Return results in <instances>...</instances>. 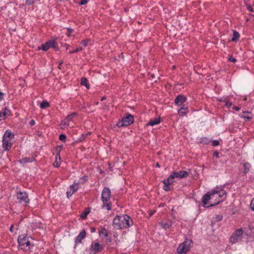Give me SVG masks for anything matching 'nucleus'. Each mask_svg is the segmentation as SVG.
<instances>
[{
    "label": "nucleus",
    "instance_id": "f257e3e1",
    "mask_svg": "<svg viewBox=\"0 0 254 254\" xmlns=\"http://www.w3.org/2000/svg\"><path fill=\"white\" fill-rule=\"evenodd\" d=\"M226 196V192L224 190H212L203 195L202 202L205 207L215 206L222 201Z\"/></svg>",
    "mask_w": 254,
    "mask_h": 254
},
{
    "label": "nucleus",
    "instance_id": "f03ea898",
    "mask_svg": "<svg viewBox=\"0 0 254 254\" xmlns=\"http://www.w3.org/2000/svg\"><path fill=\"white\" fill-rule=\"evenodd\" d=\"M112 225L115 229H124L132 225V222L127 215H117L113 219Z\"/></svg>",
    "mask_w": 254,
    "mask_h": 254
},
{
    "label": "nucleus",
    "instance_id": "7ed1b4c3",
    "mask_svg": "<svg viewBox=\"0 0 254 254\" xmlns=\"http://www.w3.org/2000/svg\"><path fill=\"white\" fill-rule=\"evenodd\" d=\"M189 176V173L185 171H180L179 172H173L167 179L163 181L164 184L163 189L166 191L171 190L170 186L173 185L175 178H186Z\"/></svg>",
    "mask_w": 254,
    "mask_h": 254
},
{
    "label": "nucleus",
    "instance_id": "20e7f679",
    "mask_svg": "<svg viewBox=\"0 0 254 254\" xmlns=\"http://www.w3.org/2000/svg\"><path fill=\"white\" fill-rule=\"evenodd\" d=\"M111 191L109 188L107 187L104 188L102 193V200L103 203L102 207H106L107 210L111 209V203L110 202L111 198Z\"/></svg>",
    "mask_w": 254,
    "mask_h": 254
},
{
    "label": "nucleus",
    "instance_id": "39448f33",
    "mask_svg": "<svg viewBox=\"0 0 254 254\" xmlns=\"http://www.w3.org/2000/svg\"><path fill=\"white\" fill-rule=\"evenodd\" d=\"M19 248L24 251H29L32 245L30 243V238L24 236H19L18 239Z\"/></svg>",
    "mask_w": 254,
    "mask_h": 254
},
{
    "label": "nucleus",
    "instance_id": "423d86ee",
    "mask_svg": "<svg viewBox=\"0 0 254 254\" xmlns=\"http://www.w3.org/2000/svg\"><path fill=\"white\" fill-rule=\"evenodd\" d=\"M192 241L191 240L186 239L185 241L180 244L178 249L177 252L179 254H186L190 248Z\"/></svg>",
    "mask_w": 254,
    "mask_h": 254
},
{
    "label": "nucleus",
    "instance_id": "0eeeda50",
    "mask_svg": "<svg viewBox=\"0 0 254 254\" xmlns=\"http://www.w3.org/2000/svg\"><path fill=\"white\" fill-rule=\"evenodd\" d=\"M133 116L128 113L126 114V116L124 117L121 121H119L117 124V126L119 127L128 126L133 123Z\"/></svg>",
    "mask_w": 254,
    "mask_h": 254
},
{
    "label": "nucleus",
    "instance_id": "6e6552de",
    "mask_svg": "<svg viewBox=\"0 0 254 254\" xmlns=\"http://www.w3.org/2000/svg\"><path fill=\"white\" fill-rule=\"evenodd\" d=\"M243 231L242 229L236 230L232 235L229 239V242L234 244L240 241L243 236Z\"/></svg>",
    "mask_w": 254,
    "mask_h": 254
},
{
    "label": "nucleus",
    "instance_id": "1a4fd4ad",
    "mask_svg": "<svg viewBox=\"0 0 254 254\" xmlns=\"http://www.w3.org/2000/svg\"><path fill=\"white\" fill-rule=\"evenodd\" d=\"M17 199L18 202L26 205L29 202V199L28 198V195L25 192H19L17 193Z\"/></svg>",
    "mask_w": 254,
    "mask_h": 254
},
{
    "label": "nucleus",
    "instance_id": "9d476101",
    "mask_svg": "<svg viewBox=\"0 0 254 254\" xmlns=\"http://www.w3.org/2000/svg\"><path fill=\"white\" fill-rule=\"evenodd\" d=\"M90 250L94 254H96L103 250V246L98 242H93L91 244Z\"/></svg>",
    "mask_w": 254,
    "mask_h": 254
},
{
    "label": "nucleus",
    "instance_id": "9b49d317",
    "mask_svg": "<svg viewBox=\"0 0 254 254\" xmlns=\"http://www.w3.org/2000/svg\"><path fill=\"white\" fill-rule=\"evenodd\" d=\"M76 113L75 112H74L69 115H68L66 117V118L63 121H62V123L61 124V128H63L64 127V126H69L70 125V122L73 119V118L75 117L76 116Z\"/></svg>",
    "mask_w": 254,
    "mask_h": 254
},
{
    "label": "nucleus",
    "instance_id": "f8f14e48",
    "mask_svg": "<svg viewBox=\"0 0 254 254\" xmlns=\"http://www.w3.org/2000/svg\"><path fill=\"white\" fill-rule=\"evenodd\" d=\"M173 222L170 220H164L159 222V224L164 229L170 228L172 225Z\"/></svg>",
    "mask_w": 254,
    "mask_h": 254
},
{
    "label": "nucleus",
    "instance_id": "ddd939ff",
    "mask_svg": "<svg viewBox=\"0 0 254 254\" xmlns=\"http://www.w3.org/2000/svg\"><path fill=\"white\" fill-rule=\"evenodd\" d=\"M78 183H74L70 186V190L66 192V195L68 198L70 197L78 189Z\"/></svg>",
    "mask_w": 254,
    "mask_h": 254
},
{
    "label": "nucleus",
    "instance_id": "4468645a",
    "mask_svg": "<svg viewBox=\"0 0 254 254\" xmlns=\"http://www.w3.org/2000/svg\"><path fill=\"white\" fill-rule=\"evenodd\" d=\"M11 115V112L6 107L0 112V119L4 120Z\"/></svg>",
    "mask_w": 254,
    "mask_h": 254
},
{
    "label": "nucleus",
    "instance_id": "2eb2a0df",
    "mask_svg": "<svg viewBox=\"0 0 254 254\" xmlns=\"http://www.w3.org/2000/svg\"><path fill=\"white\" fill-rule=\"evenodd\" d=\"M10 139L4 138L3 137L2 140V147L5 150H9L11 146V144L10 142Z\"/></svg>",
    "mask_w": 254,
    "mask_h": 254
},
{
    "label": "nucleus",
    "instance_id": "dca6fc26",
    "mask_svg": "<svg viewBox=\"0 0 254 254\" xmlns=\"http://www.w3.org/2000/svg\"><path fill=\"white\" fill-rule=\"evenodd\" d=\"M186 97L182 95H178L175 100V103L178 105H181L186 101Z\"/></svg>",
    "mask_w": 254,
    "mask_h": 254
},
{
    "label": "nucleus",
    "instance_id": "f3484780",
    "mask_svg": "<svg viewBox=\"0 0 254 254\" xmlns=\"http://www.w3.org/2000/svg\"><path fill=\"white\" fill-rule=\"evenodd\" d=\"M86 237V231L84 229L82 230L76 237L75 242V243H81V241Z\"/></svg>",
    "mask_w": 254,
    "mask_h": 254
},
{
    "label": "nucleus",
    "instance_id": "a211bd4d",
    "mask_svg": "<svg viewBox=\"0 0 254 254\" xmlns=\"http://www.w3.org/2000/svg\"><path fill=\"white\" fill-rule=\"evenodd\" d=\"M160 123V118H155L153 120H150L149 122L146 124V126H153L154 125H157Z\"/></svg>",
    "mask_w": 254,
    "mask_h": 254
},
{
    "label": "nucleus",
    "instance_id": "6ab92c4d",
    "mask_svg": "<svg viewBox=\"0 0 254 254\" xmlns=\"http://www.w3.org/2000/svg\"><path fill=\"white\" fill-rule=\"evenodd\" d=\"M252 114L250 112H244L243 114L241 115L242 118L247 119V121H250L252 119Z\"/></svg>",
    "mask_w": 254,
    "mask_h": 254
},
{
    "label": "nucleus",
    "instance_id": "aec40b11",
    "mask_svg": "<svg viewBox=\"0 0 254 254\" xmlns=\"http://www.w3.org/2000/svg\"><path fill=\"white\" fill-rule=\"evenodd\" d=\"M34 160L33 157H28V158H24L19 160V162L20 163H26L29 162H32Z\"/></svg>",
    "mask_w": 254,
    "mask_h": 254
},
{
    "label": "nucleus",
    "instance_id": "412c9836",
    "mask_svg": "<svg viewBox=\"0 0 254 254\" xmlns=\"http://www.w3.org/2000/svg\"><path fill=\"white\" fill-rule=\"evenodd\" d=\"M189 109L188 107L186 108H181L178 110V114L180 116H184L186 114L187 112H188Z\"/></svg>",
    "mask_w": 254,
    "mask_h": 254
},
{
    "label": "nucleus",
    "instance_id": "4be33fe9",
    "mask_svg": "<svg viewBox=\"0 0 254 254\" xmlns=\"http://www.w3.org/2000/svg\"><path fill=\"white\" fill-rule=\"evenodd\" d=\"M81 84L84 85L87 89L89 88L90 86L88 84V80L85 77H82L81 78Z\"/></svg>",
    "mask_w": 254,
    "mask_h": 254
},
{
    "label": "nucleus",
    "instance_id": "5701e85b",
    "mask_svg": "<svg viewBox=\"0 0 254 254\" xmlns=\"http://www.w3.org/2000/svg\"><path fill=\"white\" fill-rule=\"evenodd\" d=\"M101 234L104 235L105 237H107V240H108L109 242H111V239L108 238V237H109L108 233L107 230H106L105 228H103L102 229V230L101 231V232H100V235H101Z\"/></svg>",
    "mask_w": 254,
    "mask_h": 254
},
{
    "label": "nucleus",
    "instance_id": "b1692460",
    "mask_svg": "<svg viewBox=\"0 0 254 254\" xmlns=\"http://www.w3.org/2000/svg\"><path fill=\"white\" fill-rule=\"evenodd\" d=\"M90 212V208H86L85 209L84 211L82 213V214L80 215V217L82 219H85L87 217V215Z\"/></svg>",
    "mask_w": 254,
    "mask_h": 254
},
{
    "label": "nucleus",
    "instance_id": "393cba45",
    "mask_svg": "<svg viewBox=\"0 0 254 254\" xmlns=\"http://www.w3.org/2000/svg\"><path fill=\"white\" fill-rule=\"evenodd\" d=\"M3 137L6 138V139L9 138L10 140H11V139L14 137V134L7 130L5 131Z\"/></svg>",
    "mask_w": 254,
    "mask_h": 254
},
{
    "label": "nucleus",
    "instance_id": "a878e982",
    "mask_svg": "<svg viewBox=\"0 0 254 254\" xmlns=\"http://www.w3.org/2000/svg\"><path fill=\"white\" fill-rule=\"evenodd\" d=\"M239 37H240L239 33L238 32H237L236 31H233V38L232 39V41H236L237 40H238Z\"/></svg>",
    "mask_w": 254,
    "mask_h": 254
},
{
    "label": "nucleus",
    "instance_id": "bb28decb",
    "mask_svg": "<svg viewBox=\"0 0 254 254\" xmlns=\"http://www.w3.org/2000/svg\"><path fill=\"white\" fill-rule=\"evenodd\" d=\"M50 106V104L46 101H43L40 104V108L41 109H45Z\"/></svg>",
    "mask_w": 254,
    "mask_h": 254
},
{
    "label": "nucleus",
    "instance_id": "cd10ccee",
    "mask_svg": "<svg viewBox=\"0 0 254 254\" xmlns=\"http://www.w3.org/2000/svg\"><path fill=\"white\" fill-rule=\"evenodd\" d=\"M49 49V47L48 46V44H47V42L45 44H43L41 46V47H38V50L42 49L44 51H47V50H48Z\"/></svg>",
    "mask_w": 254,
    "mask_h": 254
},
{
    "label": "nucleus",
    "instance_id": "c85d7f7f",
    "mask_svg": "<svg viewBox=\"0 0 254 254\" xmlns=\"http://www.w3.org/2000/svg\"><path fill=\"white\" fill-rule=\"evenodd\" d=\"M55 42L54 41H49L47 42L49 48L52 47H55Z\"/></svg>",
    "mask_w": 254,
    "mask_h": 254
},
{
    "label": "nucleus",
    "instance_id": "c756f323",
    "mask_svg": "<svg viewBox=\"0 0 254 254\" xmlns=\"http://www.w3.org/2000/svg\"><path fill=\"white\" fill-rule=\"evenodd\" d=\"M209 142V141L208 138H207V137L202 138L201 139V141H200L201 143H203L204 144H208Z\"/></svg>",
    "mask_w": 254,
    "mask_h": 254
},
{
    "label": "nucleus",
    "instance_id": "7c9ffc66",
    "mask_svg": "<svg viewBox=\"0 0 254 254\" xmlns=\"http://www.w3.org/2000/svg\"><path fill=\"white\" fill-rule=\"evenodd\" d=\"M224 102H225V106L229 108L232 105V102H229L228 100H227L226 99H225V100L224 101Z\"/></svg>",
    "mask_w": 254,
    "mask_h": 254
},
{
    "label": "nucleus",
    "instance_id": "2f4dec72",
    "mask_svg": "<svg viewBox=\"0 0 254 254\" xmlns=\"http://www.w3.org/2000/svg\"><path fill=\"white\" fill-rule=\"evenodd\" d=\"M82 50V48L81 47H78V48H76L75 50L70 51L69 54L76 53L77 52L81 51Z\"/></svg>",
    "mask_w": 254,
    "mask_h": 254
},
{
    "label": "nucleus",
    "instance_id": "473e14b6",
    "mask_svg": "<svg viewBox=\"0 0 254 254\" xmlns=\"http://www.w3.org/2000/svg\"><path fill=\"white\" fill-rule=\"evenodd\" d=\"M244 166L245 168L244 173H246L249 170L250 165L249 163H245Z\"/></svg>",
    "mask_w": 254,
    "mask_h": 254
},
{
    "label": "nucleus",
    "instance_id": "72a5a7b5",
    "mask_svg": "<svg viewBox=\"0 0 254 254\" xmlns=\"http://www.w3.org/2000/svg\"><path fill=\"white\" fill-rule=\"evenodd\" d=\"M66 136L65 135L62 134H61L59 136V139L60 140L65 142L66 140Z\"/></svg>",
    "mask_w": 254,
    "mask_h": 254
},
{
    "label": "nucleus",
    "instance_id": "f704fd0d",
    "mask_svg": "<svg viewBox=\"0 0 254 254\" xmlns=\"http://www.w3.org/2000/svg\"><path fill=\"white\" fill-rule=\"evenodd\" d=\"M56 159H57V158L56 157ZM53 165L55 167H59L60 165V162L58 161L57 160H56L53 163Z\"/></svg>",
    "mask_w": 254,
    "mask_h": 254
},
{
    "label": "nucleus",
    "instance_id": "c9c22d12",
    "mask_svg": "<svg viewBox=\"0 0 254 254\" xmlns=\"http://www.w3.org/2000/svg\"><path fill=\"white\" fill-rule=\"evenodd\" d=\"M36 0H26V3L27 5H31L33 4Z\"/></svg>",
    "mask_w": 254,
    "mask_h": 254
},
{
    "label": "nucleus",
    "instance_id": "e433bc0d",
    "mask_svg": "<svg viewBox=\"0 0 254 254\" xmlns=\"http://www.w3.org/2000/svg\"><path fill=\"white\" fill-rule=\"evenodd\" d=\"M88 39H86L85 40L82 41L81 43L84 47H86L88 45Z\"/></svg>",
    "mask_w": 254,
    "mask_h": 254
},
{
    "label": "nucleus",
    "instance_id": "4c0bfd02",
    "mask_svg": "<svg viewBox=\"0 0 254 254\" xmlns=\"http://www.w3.org/2000/svg\"><path fill=\"white\" fill-rule=\"evenodd\" d=\"M228 60L233 63H235L236 62V59L232 57V56H230L228 59Z\"/></svg>",
    "mask_w": 254,
    "mask_h": 254
},
{
    "label": "nucleus",
    "instance_id": "58836bf2",
    "mask_svg": "<svg viewBox=\"0 0 254 254\" xmlns=\"http://www.w3.org/2000/svg\"><path fill=\"white\" fill-rule=\"evenodd\" d=\"M250 206L251 209L254 211V197L253 198L251 202Z\"/></svg>",
    "mask_w": 254,
    "mask_h": 254
},
{
    "label": "nucleus",
    "instance_id": "ea45409f",
    "mask_svg": "<svg viewBox=\"0 0 254 254\" xmlns=\"http://www.w3.org/2000/svg\"><path fill=\"white\" fill-rule=\"evenodd\" d=\"M89 0H81L80 2H79L80 5H84L86 3H87Z\"/></svg>",
    "mask_w": 254,
    "mask_h": 254
},
{
    "label": "nucleus",
    "instance_id": "a19ab883",
    "mask_svg": "<svg viewBox=\"0 0 254 254\" xmlns=\"http://www.w3.org/2000/svg\"><path fill=\"white\" fill-rule=\"evenodd\" d=\"M212 145L214 146H217L219 145V141L217 140H214L212 142Z\"/></svg>",
    "mask_w": 254,
    "mask_h": 254
},
{
    "label": "nucleus",
    "instance_id": "79ce46f5",
    "mask_svg": "<svg viewBox=\"0 0 254 254\" xmlns=\"http://www.w3.org/2000/svg\"><path fill=\"white\" fill-rule=\"evenodd\" d=\"M246 6H247V8L248 9V10L250 11H253V8L249 4H246Z\"/></svg>",
    "mask_w": 254,
    "mask_h": 254
},
{
    "label": "nucleus",
    "instance_id": "37998d69",
    "mask_svg": "<svg viewBox=\"0 0 254 254\" xmlns=\"http://www.w3.org/2000/svg\"><path fill=\"white\" fill-rule=\"evenodd\" d=\"M222 216L221 215H218L216 217V219L217 221H220L222 220Z\"/></svg>",
    "mask_w": 254,
    "mask_h": 254
},
{
    "label": "nucleus",
    "instance_id": "c03bdc74",
    "mask_svg": "<svg viewBox=\"0 0 254 254\" xmlns=\"http://www.w3.org/2000/svg\"><path fill=\"white\" fill-rule=\"evenodd\" d=\"M35 124V122L34 120H32L29 122V125L32 126Z\"/></svg>",
    "mask_w": 254,
    "mask_h": 254
},
{
    "label": "nucleus",
    "instance_id": "a18cd8bd",
    "mask_svg": "<svg viewBox=\"0 0 254 254\" xmlns=\"http://www.w3.org/2000/svg\"><path fill=\"white\" fill-rule=\"evenodd\" d=\"M85 135L84 134H82V136L79 138L78 140L77 141H81L82 140H84L85 138Z\"/></svg>",
    "mask_w": 254,
    "mask_h": 254
},
{
    "label": "nucleus",
    "instance_id": "49530a36",
    "mask_svg": "<svg viewBox=\"0 0 254 254\" xmlns=\"http://www.w3.org/2000/svg\"><path fill=\"white\" fill-rule=\"evenodd\" d=\"M4 94L0 92V100H1L3 98Z\"/></svg>",
    "mask_w": 254,
    "mask_h": 254
},
{
    "label": "nucleus",
    "instance_id": "de8ad7c7",
    "mask_svg": "<svg viewBox=\"0 0 254 254\" xmlns=\"http://www.w3.org/2000/svg\"><path fill=\"white\" fill-rule=\"evenodd\" d=\"M233 109H235L237 111H239L240 110V108L236 106H234Z\"/></svg>",
    "mask_w": 254,
    "mask_h": 254
},
{
    "label": "nucleus",
    "instance_id": "09e8293b",
    "mask_svg": "<svg viewBox=\"0 0 254 254\" xmlns=\"http://www.w3.org/2000/svg\"><path fill=\"white\" fill-rule=\"evenodd\" d=\"M213 156L216 157V158H218L219 157V153L217 152H215L213 154Z\"/></svg>",
    "mask_w": 254,
    "mask_h": 254
},
{
    "label": "nucleus",
    "instance_id": "8fccbe9b",
    "mask_svg": "<svg viewBox=\"0 0 254 254\" xmlns=\"http://www.w3.org/2000/svg\"><path fill=\"white\" fill-rule=\"evenodd\" d=\"M155 210L150 211L149 212V216H151L155 212Z\"/></svg>",
    "mask_w": 254,
    "mask_h": 254
},
{
    "label": "nucleus",
    "instance_id": "3c124183",
    "mask_svg": "<svg viewBox=\"0 0 254 254\" xmlns=\"http://www.w3.org/2000/svg\"><path fill=\"white\" fill-rule=\"evenodd\" d=\"M63 61H60V62H59V66H58V68H59V69H61V65L63 64Z\"/></svg>",
    "mask_w": 254,
    "mask_h": 254
},
{
    "label": "nucleus",
    "instance_id": "603ef678",
    "mask_svg": "<svg viewBox=\"0 0 254 254\" xmlns=\"http://www.w3.org/2000/svg\"><path fill=\"white\" fill-rule=\"evenodd\" d=\"M67 30L68 32L69 33L72 32L73 31V30L72 29L70 28H67Z\"/></svg>",
    "mask_w": 254,
    "mask_h": 254
},
{
    "label": "nucleus",
    "instance_id": "864d4df0",
    "mask_svg": "<svg viewBox=\"0 0 254 254\" xmlns=\"http://www.w3.org/2000/svg\"><path fill=\"white\" fill-rule=\"evenodd\" d=\"M53 48H54L56 51H58L59 50L58 47L56 43H55V47Z\"/></svg>",
    "mask_w": 254,
    "mask_h": 254
},
{
    "label": "nucleus",
    "instance_id": "5fc2aeb1",
    "mask_svg": "<svg viewBox=\"0 0 254 254\" xmlns=\"http://www.w3.org/2000/svg\"><path fill=\"white\" fill-rule=\"evenodd\" d=\"M4 8H5L4 6H0V11L3 10Z\"/></svg>",
    "mask_w": 254,
    "mask_h": 254
},
{
    "label": "nucleus",
    "instance_id": "6e6d98bb",
    "mask_svg": "<svg viewBox=\"0 0 254 254\" xmlns=\"http://www.w3.org/2000/svg\"><path fill=\"white\" fill-rule=\"evenodd\" d=\"M13 227V225H11V227H10V228L9 230H10V231L11 232H13V231H12Z\"/></svg>",
    "mask_w": 254,
    "mask_h": 254
},
{
    "label": "nucleus",
    "instance_id": "4d7b16f0",
    "mask_svg": "<svg viewBox=\"0 0 254 254\" xmlns=\"http://www.w3.org/2000/svg\"><path fill=\"white\" fill-rule=\"evenodd\" d=\"M156 167H158V168H160V165H159V163H158V162H157V163H156Z\"/></svg>",
    "mask_w": 254,
    "mask_h": 254
},
{
    "label": "nucleus",
    "instance_id": "13d9d810",
    "mask_svg": "<svg viewBox=\"0 0 254 254\" xmlns=\"http://www.w3.org/2000/svg\"><path fill=\"white\" fill-rule=\"evenodd\" d=\"M106 99V97L105 96H103L101 98V101H103L104 100H105Z\"/></svg>",
    "mask_w": 254,
    "mask_h": 254
},
{
    "label": "nucleus",
    "instance_id": "bf43d9fd",
    "mask_svg": "<svg viewBox=\"0 0 254 254\" xmlns=\"http://www.w3.org/2000/svg\"><path fill=\"white\" fill-rule=\"evenodd\" d=\"M95 231V229L93 227V228H91V232H94Z\"/></svg>",
    "mask_w": 254,
    "mask_h": 254
},
{
    "label": "nucleus",
    "instance_id": "052dcab7",
    "mask_svg": "<svg viewBox=\"0 0 254 254\" xmlns=\"http://www.w3.org/2000/svg\"><path fill=\"white\" fill-rule=\"evenodd\" d=\"M66 48V50L68 49V46L67 44H65L64 46Z\"/></svg>",
    "mask_w": 254,
    "mask_h": 254
},
{
    "label": "nucleus",
    "instance_id": "680f3d73",
    "mask_svg": "<svg viewBox=\"0 0 254 254\" xmlns=\"http://www.w3.org/2000/svg\"><path fill=\"white\" fill-rule=\"evenodd\" d=\"M91 134V132H88L86 135H85V136L86 135H90Z\"/></svg>",
    "mask_w": 254,
    "mask_h": 254
},
{
    "label": "nucleus",
    "instance_id": "e2e57ef3",
    "mask_svg": "<svg viewBox=\"0 0 254 254\" xmlns=\"http://www.w3.org/2000/svg\"><path fill=\"white\" fill-rule=\"evenodd\" d=\"M66 35H67L68 37H69L70 36V33L68 32V33H67Z\"/></svg>",
    "mask_w": 254,
    "mask_h": 254
},
{
    "label": "nucleus",
    "instance_id": "0e129e2a",
    "mask_svg": "<svg viewBox=\"0 0 254 254\" xmlns=\"http://www.w3.org/2000/svg\"><path fill=\"white\" fill-rule=\"evenodd\" d=\"M151 76H152V78H154V74H152Z\"/></svg>",
    "mask_w": 254,
    "mask_h": 254
},
{
    "label": "nucleus",
    "instance_id": "69168bd1",
    "mask_svg": "<svg viewBox=\"0 0 254 254\" xmlns=\"http://www.w3.org/2000/svg\"><path fill=\"white\" fill-rule=\"evenodd\" d=\"M244 100H247V98H245Z\"/></svg>",
    "mask_w": 254,
    "mask_h": 254
},
{
    "label": "nucleus",
    "instance_id": "338daca9",
    "mask_svg": "<svg viewBox=\"0 0 254 254\" xmlns=\"http://www.w3.org/2000/svg\"><path fill=\"white\" fill-rule=\"evenodd\" d=\"M2 120L1 119H0V121Z\"/></svg>",
    "mask_w": 254,
    "mask_h": 254
}]
</instances>
